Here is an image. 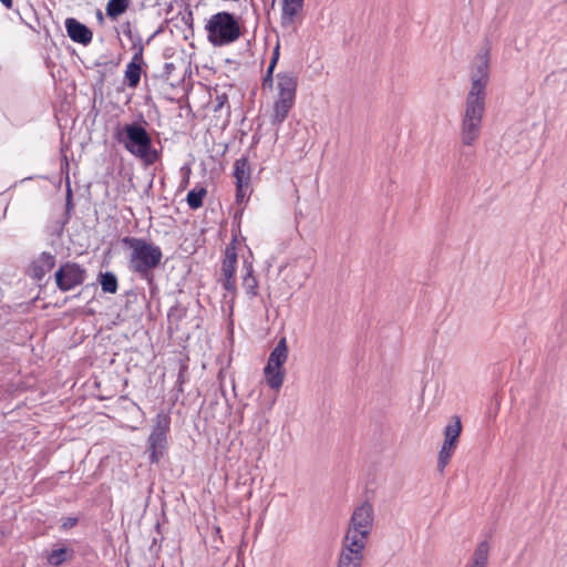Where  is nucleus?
<instances>
[{
  "instance_id": "obj_1",
  "label": "nucleus",
  "mask_w": 567,
  "mask_h": 567,
  "mask_svg": "<svg viewBox=\"0 0 567 567\" xmlns=\"http://www.w3.org/2000/svg\"><path fill=\"white\" fill-rule=\"evenodd\" d=\"M488 81L489 49H486L475 56L471 71V89L466 94L465 110L461 122V138L464 145H472L481 134Z\"/></svg>"
},
{
  "instance_id": "obj_2",
  "label": "nucleus",
  "mask_w": 567,
  "mask_h": 567,
  "mask_svg": "<svg viewBox=\"0 0 567 567\" xmlns=\"http://www.w3.org/2000/svg\"><path fill=\"white\" fill-rule=\"evenodd\" d=\"M121 243L131 249L128 269L151 285L154 280V269L162 262V249L143 238L131 236L123 237Z\"/></svg>"
},
{
  "instance_id": "obj_3",
  "label": "nucleus",
  "mask_w": 567,
  "mask_h": 567,
  "mask_svg": "<svg viewBox=\"0 0 567 567\" xmlns=\"http://www.w3.org/2000/svg\"><path fill=\"white\" fill-rule=\"evenodd\" d=\"M114 138L122 144L127 152L138 157L146 165H153L159 159V153L153 147L150 133L138 122L117 125Z\"/></svg>"
},
{
  "instance_id": "obj_4",
  "label": "nucleus",
  "mask_w": 567,
  "mask_h": 567,
  "mask_svg": "<svg viewBox=\"0 0 567 567\" xmlns=\"http://www.w3.org/2000/svg\"><path fill=\"white\" fill-rule=\"evenodd\" d=\"M207 40L214 47H224L237 41L241 35L238 18L228 11L213 14L205 25Z\"/></svg>"
},
{
  "instance_id": "obj_5",
  "label": "nucleus",
  "mask_w": 567,
  "mask_h": 567,
  "mask_svg": "<svg viewBox=\"0 0 567 567\" xmlns=\"http://www.w3.org/2000/svg\"><path fill=\"white\" fill-rule=\"evenodd\" d=\"M374 509L369 501L357 506L351 515L344 540H361L364 545L373 527Z\"/></svg>"
},
{
  "instance_id": "obj_6",
  "label": "nucleus",
  "mask_w": 567,
  "mask_h": 567,
  "mask_svg": "<svg viewBox=\"0 0 567 567\" xmlns=\"http://www.w3.org/2000/svg\"><path fill=\"white\" fill-rule=\"evenodd\" d=\"M288 359V346L286 337H282L269 354L264 374L267 385L272 390H279L284 383V364Z\"/></svg>"
},
{
  "instance_id": "obj_7",
  "label": "nucleus",
  "mask_w": 567,
  "mask_h": 567,
  "mask_svg": "<svg viewBox=\"0 0 567 567\" xmlns=\"http://www.w3.org/2000/svg\"><path fill=\"white\" fill-rule=\"evenodd\" d=\"M86 269L74 261H65L54 272V281L62 292H68L81 286L86 279Z\"/></svg>"
},
{
  "instance_id": "obj_8",
  "label": "nucleus",
  "mask_w": 567,
  "mask_h": 567,
  "mask_svg": "<svg viewBox=\"0 0 567 567\" xmlns=\"http://www.w3.org/2000/svg\"><path fill=\"white\" fill-rule=\"evenodd\" d=\"M463 427H445L444 442L439 451L437 471L443 473L458 443Z\"/></svg>"
},
{
  "instance_id": "obj_9",
  "label": "nucleus",
  "mask_w": 567,
  "mask_h": 567,
  "mask_svg": "<svg viewBox=\"0 0 567 567\" xmlns=\"http://www.w3.org/2000/svg\"><path fill=\"white\" fill-rule=\"evenodd\" d=\"M364 547L365 545L361 540L347 542L343 539L337 567H361Z\"/></svg>"
},
{
  "instance_id": "obj_10",
  "label": "nucleus",
  "mask_w": 567,
  "mask_h": 567,
  "mask_svg": "<svg viewBox=\"0 0 567 567\" xmlns=\"http://www.w3.org/2000/svg\"><path fill=\"white\" fill-rule=\"evenodd\" d=\"M187 409L181 403L163 404L156 414L155 425H183L186 423Z\"/></svg>"
},
{
  "instance_id": "obj_11",
  "label": "nucleus",
  "mask_w": 567,
  "mask_h": 567,
  "mask_svg": "<svg viewBox=\"0 0 567 567\" xmlns=\"http://www.w3.org/2000/svg\"><path fill=\"white\" fill-rule=\"evenodd\" d=\"M55 260V255L43 251L28 266L27 275L41 286L40 282L44 279L45 275L54 268Z\"/></svg>"
},
{
  "instance_id": "obj_12",
  "label": "nucleus",
  "mask_w": 567,
  "mask_h": 567,
  "mask_svg": "<svg viewBox=\"0 0 567 567\" xmlns=\"http://www.w3.org/2000/svg\"><path fill=\"white\" fill-rule=\"evenodd\" d=\"M169 427H154L148 436L150 462L157 463L164 455L167 445V431Z\"/></svg>"
},
{
  "instance_id": "obj_13",
  "label": "nucleus",
  "mask_w": 567,
  "mask_h": 567,
  "mask_svg": "<svg viewBox=\"0 0 567 567\" xmlns=\"http://www.w3.org/2000/svg\"><path fill=\"white\" fill-rule=\"evenodd\" d=\"M65 29L69 38L79 44L87 45L91 43L93 33L89 27L80 22L75 18L65 20Z\"/></svg>"
},
{
  "instance_id": "obj_14",
  "label": "nucleus",
  "mask_w": 567,
  "mask_h": 567,
  "mask_svg": "<svg viewBox=\"0 0 567 567\" xmlns=\"http://www.w3.org/2000/svg\"><path fill=\"white\" fill-rule=\"evenodd\" d=\"M56 548L45 551L44 558L48 565L52 567H60L66 561H71L75 557V551L72 547L64 544H56Z\"/></svg>"
},
{
  "instance_id": "obj_15",
  "label": "nucleus",
  "mask_w": 567,
  "mask_h": 567,
  "mask_svg": "<svg viewBox=\"0 0 567 567\" xmlns=\"http://www.w3.org/2000/svg\"><path fill=\"white\" fill-rule=\"evenodd\" d=\"M298 79L291 71L277 74L278 97L295 99Z\"/></svg>"
},
{
  "instance_id": "obj_16",
  "label": "nucleus",
  "mask_w": 567,
  "mask_h": 567,
  "mask_svg": "<svg viewBox=\"0 0 567 567\" xmlns=\"http://www.w3.org/2000/svg\"><path fill=\"white\" fill-rule=\"evenodd\" d=\"M295 105V99L277 97L274 103V113L271 115V124L280 125L288 117V114Z\"/></svg>"
},
{
  "instance_id": "obj_17",
  "label": "nucleus",
  "mask_w": 567,
  "mask_h": 567,
  "mask_svg": "<svg viewBox=\"0 0 567 567\" xmlns=\"http://www.w3.org/2000/svg\"><path fill=\"white\" fill-rule=\"evenodd\" d=\"M236 265L226 260H223L221 265L223 279L220 281L223 288L233 297L236 295Z\"/></svg>"
},
{
  "instance_id": "obj_18",
  "label": "nucleus",
  "mask_w": 567,
  "mask_h": 567,
  "mask_svg": "<svg viewBox=\"0 0 567 567\" xmlns=\"http://www.w3.org/2000/svg\"><path fill=\"white\" fill-rule=\"evenodd\" d=\"M303 3L289 2L282 0L281 25L288 28L296 22L299 12L302 10Z\"/></svg>"
},
{
  "instance_id": "obj_19",
  "label": "nucleus",
  "mask_w": 567,
  "mask_h": 567,
  "mask_svg": "<svg viewBox=\"0 0 567 567\" xmlns=\"http://www.w3.org/2000/svg\"><path fill=\"white\" fill-rule=\"evenodd\" d=\"M234 176L236 184L250 183V166L247 157L236 159L234 164Z\"/></svg>"
},
{
  "instance_id": "obj_20",
  "label": "nucleus",
  "mask_w": 567,
  "mask_h": 567,
  "mask_svg": "<svg viewBox=\"0 0 567 567\" xmlns=\"http://www.w3.org/2000/svg\"><path fill=\"white\" fill-rule=\"evenodd\" d=\"M279 55H280V44H279V42H277V44L275 45V48L272 50L271 59H270L269 65L267 68L266 74H265V76L262 79V87L264 89H272V85H274V71H275L276 65L278 63Z\"/></svg>"
},
{
  "instance_id": "obj_21",
  "label": "nucleus",
  "mask_w": 567,
  "mask_h": 567,
  "mask_svg": "<svg viewBox=\"0 0 567 567\" xmlns=\"http://www.w3.org/2000/svg\"><path fill=\"white\" fill-rule=\"evenodd\" d=\"M101 289L106 293H115L118 288L117 277L112 271L100 272L97 277Z\"/></svg>"
},
{
  "instance_id": "obj_22",
  "label": "nucleus",
  "mask_w": 567,
  "mask_h": 567,
  "mask_svg": "<svg viewBox=\"0 0 567 567\" xmlns=\"http://www.w3.org/2000/svg\"><path fill=\"white\" fill-rule=\"evenodd\" d=\"M142 72L143 68H141V65L135 63H127L126 70L124 72V80L128 87L135 89L138 86Z\"/></svg>"
},
{
  "instance_id": "obj_23",
  "label": "nucleus",
  "mask_w": 567,
  "mask_h": 567,
  "mask_svg": "<svg viewBox=\"0 0 567 567\" xmlns=\"http://www.w3.org/2000/svg\"><path fill=\"white\" fill-rule=\"evenodd\" d=\"M489 545L487 540H483L476 547L473 561L468 567H486L488 560Z\"/></svg>"
},
{
  "instance_id": "obj_24",
  "label": "nucleus",
  "mask_w": 567,
  "mask_h": 567,
  "mask_svg": "<svg viewBox=\"0 0 567 567\" xmlns=\"http://www.w3.org/2000/svg\"><path fill=\"white\" fill-rule=\"evenodd\" d=\"M207 195V189L203 186L195 187L187 193L186 202L189 208L198 209L204 204V198Z\"/></svg>"
},
{
  "instance_id": "obj_25",
  "label": "nucleus",
  "mask_w": 567,
  "mask_h": 567,
  "mask_svg": "<svg viewBox=\"0 0 567 567\" xmlns=\"http://www.w3.org/2000/svg\"><path fill=\"white\" fill-rule=\"evenodd\" d=\"M128 0H109L105 8L106 16L111 19H116L128 9Z\"/></svg>"
},
{
  "instance_id": "obj_26",
  "label": "nucleus",
  "mask_w": 567,
  "mask_h": 567,
  "mask_svg": "<svg viewBox=\"0 0 567 567\" xmlns=\"http://www.w3.org/2000/svg\"><path fill=\"white\" fill-rule=\"evenodd\" d=\"M243 288L245 289L246 293L250 297L257 296V289H258V281L256 277L254 276V270L251 264L247 266V272L243 277Z\"/></svg>"
},
{
  "instance_id": "obj_27",
  "label": "nucleus",
  "mask_w": 567,
  "mask_h": 567,
  "mask_svg": "<svg viewBox=\"0 0 567 567\" xmlns=\"http://www.w3.org/2000/svg\"><path fill=\"white\" fill-rule=\"evenodd\" d=\"M175 70L176 65L173 62H165L157 78L174 86L173 73Z\"/></svg>"
},
{
  "instance_id": "obj_28",
  "label": "nucleus",
  "mask_w": 567,
  "mask_h": 567,
  "mask_svg": "<svg viewBox=\"0 0 567 567\" xmlns=\"http://www.w3.org/2000/svg\"><path fill=\"white\" fill-rule=\"evenodd\" d=\"M186 316V309L185 308H182V307H178V306H174L169 309L168 313H167V319H168V323H169V329H172V324L175 323L176 326L178 324V322Z\"/></svg>"
},
{
  "instance_id": "obj_29",
  "label": "nucleus",
  "mask_w": 567,
  "mask_h": 567,
  "mask_svg": "<svg viewBox=\"0 0 567 567\" xmlns=\"http://www.w3.org/2000/svg\"><path fill=\"white\" fill-rule=\"evenodd\" d=\"M236 241L237 237L235 235L233 236L231 241L226 247L224 260H226L227 262L237 264Z\"/></svg>"
},
{
  "instance_id": "obj_30",
  "label": "nucleus",
  "mask_w": 567,
  "mask_h": 567,
  "mask_svg": "<svg viewBox=\"0 0 567 567\" xmlns=\"http://www.w3.org/2000/svg\"><path fill=\"white\" fill-rule=\"evenodd\" d=\"M187 370H188V367L186 363L179 364L178 377H177V381H176L178 392H183V384L185 382V375L187 373Z\"/></svg>"
},
{
  "instance_id": "obj_31",
  "label": "nucleus",
  "mask_w": 567,
  "mask_h": 567,
  "mask_svg": "<svg viewBox=\"0 0 567 567\" xmlns=\"http://www.w3.org/2000/svg\"><path fill=\"white\" fill-rule=\"evenodd\" d=\"M249 187L247 183L236 184V203L241 204L246 197V192Z\"/></svg>"
},
{
  "instance_id": "obj_32",
  "label": "nucleus",
  "mask_w": 567,
  "mask_h": 567,
  "mask_svg": "<svg viewBox=\"0 0 567 567\" xmlns=\"http://www.w3.org/2000/svg\"><path fill=\"white\" fill-rule=\"evenodd\" d=\"M79 523V518L78 517H63L62 518V524H61V529L63 530H68V529H71L73 528L76 524Z\"/></svg>"
},
{
  "instance_id": "obj_33",
  "label": "nucleus",
  "mask_w": 567,
  "mask_h": 567,
  "mask_svg": "<svg viewBox=\"0 0 567 567\" xmlns=\"http://www.w3.org/2000/svg\"><path fill=\"white\" fill-rule=\"evenodd\" d=\"M143 52H144V45H138V52H135L133 54V58L130 63H135V64L141 65V68H143V65H144Z\"/></svg>"
},
{
  "instance_id": "obj_34",
  "label": "nucleus",
  "mask_w": 567,
  "mask_h": 567,
  "mask_svg": "<svg viewBox=\"0 0 567 567\" xmlns=\"http://www.w3.org/2000/svg\"><path fill=\"white\" fill-rule=\"evenodd\" d=\"M215 102L216 104L214 106V111L218 112L228 103L227 94L223 93L220 95H217Z\"/></svg>"
},
{
  "instance_id": "obj_35",
  "label": "nucleus",
  "mask_w": 567,
  "mask_h": 567,
  "mask_svg": "<svg viewBox=\"0 0 567 567\" xmlns=\"http://www.w3.org/2000/svg\"><path fill=\"white\" fill-rule=\"evenodd\" d=\"M182 20L183 22L189 28L193 30V22H194V18H193V12L190 10L186 11L183 17H182Z\"/></svg>"
},
{
  "instance_id": "obj_36",
  "label": "nucleus",
  "mask_w": 567,
  "mask_h": 567,
  "mask_svg": "<svg viewBox=\"0 0 567 567\" xmlns=\"http://www.w3.org/2000/svg\"><path fill=\"white\" fill-rule=\"evenodd\" d=\"M123 33L130 40L134 41L133 40V32H132V28H131V23L130 22H126V23L123 24Z\"/></svg>"
},
{
  "instance_id": "obj_37",
  "label": "nucleus",
  "mask_w": 567,
  "mask_h": 567,
  "mask_svg": "<svg viewBox=\"0 0 567 567\" xmlns=\"http://www.w3.org/2000/svg\"><path fill=\"white\" fill-rule=\"evenodd\" d=\"M73 205H72V190L70 188V186L68 187V193H66V212L69 213L71 209H72Z\"/></svg>"
},
{
  "instance_id": "obj_38",
  "label": "nucleus",
  "mask_w": 567,
  "mask_h": 567,
  "mask_svg": "<svg viewBox=\"0 0 567 567\" xmlns=\"http://www.w3.org/2000/svg\"><path fill=\"white\" fill-rule=\"evenodd\" d=\"M447 425H462L461 416L452 415Z\"/></svg>"
},
{
  "instance_id": "obj_39",
  "label": "nucleus",
  "mask_w": 567,
  "mask_h": 567,
  "mask_svg": "<svg viewBox=\"0 0 567 567\" xmlns=\"http://www.w3.org/2000/svg\"><path fill=\"white\" fill-rule=\"evenodd\" d=\"M138 45H144L141 37H137L136 41H133L132 49L135 50V52H138Z\"/></svg>"
},
{
  "instance_id": "obj_40",
  "label": "nucleus",
  "mask_w": 567,
  "mask_h": 567,
  "mask_svg": "<svg viewBox=\"0 0 567 567\" xmlns=\"http://www.w3.org/2000/svg\"><path fill=\"white\" fill-rule=\"evenodd\" d=\"M0 2L3 4L4 8L7 9H11L12 6H13V1L12 0H0Z\"/></svg>"
},
{
  "instance_id": "obj_41",
  "label": "nucleus",
  "mask_w": 567,
  "mask_h": 567,
  "mask_svg": "<svg viewBox=\"0 0 567 567\" xmlns=\"http://www.w3.org/2000/svg\"><path fill=\"white\" fill-rule=\"evenodd\" d=\"M104 80H105V73L101 72L100 76H99V83L102 85L104 83Z\"/></svg>"
},
{
  "instance_id": "obj_42",
  "label": "nucleus",
  "mask_w": 567,
  "mask_h": 567,
  "mask_svg": "<svg viewBox=\"0 0 567 567\" xmlns=\"http://www.w3.org/2000/svg\"><path fill=\"white\" fill-rule=\"evenodd\" d=\"M97 19H99L100 21H103V16H102V12H101V11H97Z\"/></svg>"
},
{
  "instance_id": "obj_43",
  "label": "nucleus",
  "mask_w": 567,
  "mask_h": 567,
  "mask_svg": "<svg viewBox=\"0 0 567 567\" xmlns=\"http://www.w3.org/2000/svg\"><path fill=\"white\" fill-rule=\"evenodd\" d=\"M105 64H106V62H103V63H102V62H95V65H96V66L105 65Z\"/></svg>"
}]
</instances>
